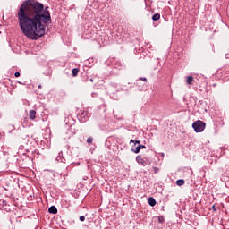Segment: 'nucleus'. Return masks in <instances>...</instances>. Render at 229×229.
Wrapping results in <instances>:
<instances>
[{"mask_svg":"<svg viewBox=\"0 0 229 229\" xmlns=\"http://www.w3.org/2000/svg\"><path fill=\"white\" fill-rule=\"evenodd\" d=\"M80 123H87V120L90 117L89 115V112L87 111H81L78 115Z\"/></svg>","mask_w":229,"mask_h":229,"instance_id":"nucleus-3","label":"nucleus"},{"mask_svg":"<svg viewBox=\"0 0 229 229\" xmlns=\"http://www.w3.org/2000/svg\"><path fill=\"white\" fill-rule=\"evenodd\" d=\"M176 185H178L179 187H182V185H185V180H183V179L177 180Z\"/></svg>","mask_w":229,"mask_h":229,"instance_id":"nucleus-10","label":"nucleus"},{"mask_svg":"<svg viewBox=\"0 0 229 229\" xmlns=\"http://www.w3.org/2000/svg\"><path fill=\"white\" fill-rule=\"evenodd\" d=\"M92 140H94V138L89 137V138L87 139L88 144H92Z\"/></svg>","mask_w":229,"mask_h":229,"instance_id":"nucleus-14","label":"nucleus"},{"mask_svg":"<svg viewBox=\"0 0 229 229\" xmlns=\"http://www.w3.org/2000/svg\"><path fill=\"white\" fill-rule=\"evenodd\" d=\"M148 205H150V207H155V205H157V200H155V198H148Z\"/></svg>","mask_w":229,"mask_h":229,"instance_id":"nucleus-8","label":"nucleus"},{"mask_svg":"<svg viewBox=\"0 0 229 229\" xmlns=\"http://www.w3.org/2000/svg\"><path fill=\"white\" fill-rule=\"evenodd\" d=\"M49 214H58V209L56 208V206H51L48 208Z\"/></svg>","mask_w":229,"mask_h":229,"instance_id":"nucleus-7","label":"nucleus"},{"mask_svg":"<svg viewBox=\"0 0 229 229\" xmlns=\"http://www.w3.org/2000/svg\"><path fill=\"white\" fill-rule=\"evenodd\" d=\"M36 117H37V111L30 110L29 112V119H30V121H34V119H36Z\"/></svg>","mask_w":229,"mask_h":229,"instance_id":"nucleus-6","label":"nucleus"},{"mask_svg":"<svg viewBox=\"0 0 229 229\" xmlns=\"http://www.w3.org/2000/svg\"><path fill=\"white\" fill-rule=\"evenodd\" d=\"M212 210H213L214 212H217V208H216V205H213V206H212Z\"/></svg>","mask_w":229,"mask_h":229,"instance_id":"nucleus-19","label":"nucleus"},{"mask_svg":"<svg viewBox=\"0 0 229 229\" xmlns=\"http://www.w3.org/2000/svg\"><path fill=\"white\" fill-rule=\"evenodd\" d=\"M140 80H141V81H145L146 83L148 82V79L146 77H141Z\"/></svg>","mask_w":229,"mask_h":229,"instance_id":"nucleus-17","label":"nucleus"},{"mask_svg":"<svg viewBox=\"0 0 229 229\" xmlns=\"http://www.w3.org/2000/svg\"><path fill=\"white\" fill-rule=\"evenodd\" d=\"M78 72H80V69H78V68H74L72 71V74L73 77L78 76Z\"/></svg>","mask_w":229,"mask_h":229,"instance_id":"nucleus-12","label":"nucleus"},{"mask_svg":"<svg viewBox=\"0 0 229 229\" xmlns=\"http://www.w3.org/2000/svg\"><path fill=\"white\" fill-rule=\"evenodd\" d=\"M89 81H91V83L94 81V79H89Z\"/></svg>","mask_w":229,"mask_h":229,"instance_id":"nucleus-24","label":"nucleus"},{"mask_svg":"<svg viewBox=\"0 0 229 229\" xmlns=\"http://www.w3.org/2000/svg\"><path fill=\"white\" fill-rule=\"evenodd\" d=\"M140 149H146V147L144 145H139L136 148H131V151L132 153L139 154L140 153Z\"/></svg>","mask_w":229,"mask_h":229,"instance_id":"nucleus-5","label":"nucleus"},{"mask_svg":"<svg viewBox=\"0 0 229 229\" xmlns=\"http://www.w3.org/2000/svg\"><path fill=\"white\" fill-rule=\"evenodd\" d=\"M14 76H15V78H19V76H21V72H16L14 73Z\"/></svg>","mask_w":229,"mask_h":229,"instance_id":"nucleus-18","label":"nucleus"},{"mask_svg":"<svg viewBox=\"0 0 229 229\" xmlns=\"http://www.w3.org/2000/svg\"><path fill=\"white\" fill-rule=\"evenodd\" d=\"M136 162H138L140 165H146V160H144V157H142V156H137Z\"/></svg>","mask_w":229,"mask_h":229,"instance_id":"nucleus-4","label":"nucleus"},{"mask_svg":"<svg viewBox=\"0 0 229 229\" xmlns=\"http://www.w3.org/2000/svg\"><path fill=\"white\" fill-rule=\"evenodd\" d=\"M79 219L81 222L85 221V216H81Z\"/></svg>","mask_w":229,"mask_h":229,"instance_id":"nucleus-20","label":"nucleus"},{"mask_svg":"<svg viewBox=\"0 0 229 229\" xmlns=\"http://www.w3.org/2000/svg\"><path fill=\"white\" fill-rule=\"evenodd\" d=\"M153 171H154L155 174H157V173H158V171H160V169L157 166H154Z\"/></svg>","mask_w":229,"mask_h":229,"instance_id":"nucleus-16","label":"nucleus"},{"mask_svg":"<svg viewBox=\"0 0 229 229\" xmlns=\"http://www.w3.org/2000/svg\"><path fill=\"white\" fill-rule=\"evenodd\" d=\"M6 206V201H3V206Z\"/></svg>","mask_w":229,"mask_h":229,"instance_id":"nucleus-23","label":"nucleus"},{"mask_svg":"<svg viewBox=\"0 0 229 229\" xmlns=\"http://www.w3.org/2000/svg\"><path fill=\"white\" fill-rule=\"evenodd\" d=\"M206 126L207 123L201 120H198L192 123V128L196 133H202V131H205Z\"/></svg>","mask_w":229,"mask_h":229,"instance_id":"nucleus-2","label":"nucleus"},{"mask_svg":"<svg viewBox=\"0 0 229 229\" xmlns=\"http://www.w3.org/2000/svg\"><path fill=\"white\" fill-rule=\"evenodd\" d=\"M140 140H131L130 144H134V146H137V144H140Z\"/></svg>","mask_w":229,"mask_h":229,"instance_id":"nucleus-13","label":"nucleus"},{"mask_svg":"<svg viewBox=\"0 0 229 229\" xmlns=\"http://www.w3.org/2000/svg\"><path fill=\"white\" fill-rule=\"evenodd\" d=\"M193 81H194V77L192 76L187 77V81H186L187 85H193Z\"/></svg>","mask_w":229,"mask_h":229,"instance_id":"nucleus-9","label":"nucleus"},{"mask_svg":"<svg viewBox=\"0 0 229 229\" xmlns=\"http://www.w3.org/2000/svg\"><path fill=\"white\" fill-rule=\"evenodd\" d=\"M21 33L30 40H38L46 35V27L51 24V13L37 0H25L17 11Z\"/></svg>","mask_w":229,"mask_h":229,"instance_id":"nucleus-1","label":"nucleus"},{"mask_svg":"<svg viewBox=\"0 0 229 229\" xmlns=\"http://www.w3.org/2000/svg\"><path fill=\"white\" fill-rule=\"evenodd\" d=\"M164 221H165V219L164 218V216H158V222H159V223H164Z\"/></svg>","mask_w":229,"mask_h":229,"instance_id":"nucleus-15","label":"nucleus"},{"mask_svg":"<svg viewBox=\"0 0 229 229\" xmlns=\"http://www.w3.org/2000/svg\"><path fill=\"white\" fill-rule=\"evenodd\" d=\"M38 89H42V85L39 84V85L38 86Z\"/></svg>","mask_w":229,"mask_h":229,"instance_id":"nucleus-22","label":"nucleus"},{"mask_svg":"<svg viewBox=\"0 0 229 229\" xmlns=\"http://www.w3.org/2000/svg\"><path fill=\"white\" fill-rule=\"evenodd\" d=\"M160 20V13H157L152 16V21H159Z\"/></svg>","mask_w":229,"mask_h":229,"instance_id":"nucleus-11","label":"nucleus"},{"mask_svg":"<svg viewBox=\"0 0 229 229\" xmlns=\"http://www.w3.org/2000/svg\"><path fill=\"white\" fill-rule=\"evenodd\" d=\"M56 160H57V162H64V160H62V157H57Z\"/></svg>","mask_w":229,"mask_h":229,"instance_id":"nucleus-21","label":"nucleus"}]
</instances>
